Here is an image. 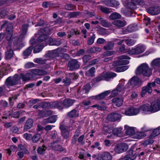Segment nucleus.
I'll return each instance as SVG.
<instances>
[{
	"label": "nucleus",
	"instance_id": "obj_1",
	"mask_svg": "<svg viewBox=\"0 0 160 160\" xmlns=\"http://www.w3.org/2000/svg\"><path fill=\"white\" fill-rule=\"evenodd\" d=\"M137 75L142 74L144 76L150 77L152 74V70L146 63H142L139 66L136 71Z\"/></svg>",
	"mask_w": 160,
	"mask_h": 160
},
{
	"label": "nucleus",
	"instance_id": "obj_2",
	"mask_svg": "<svg viewBox=\"0 0 160 160\" xmlns=\"http://www.w3.org/2000/svg\"><path fill=\"white\" fill-rule=\"evenodd\" d=\"M117 74L112 72H108L106 73H102L98 77L93 79L92 81L96 83L102 80L109 81L112 78L116 76Z\"/></svg>",
	"mask_w": 160,
	"mask_h": 160
},
{
	"label": "nucleus",
	"instance_id": "obj_3",
	"mask_svg": "<svg viewBox=\"0 0 160 160\" xmlns=\"http://www.w3.org/2000/svg\"><path fill=\"white\" fill-rule=\"evenodd\" d=\"M21 77L17 74L13 77H9L5 81V84L7 86H13L20 83Z\"/></svg>",
	"mask_w": 160,
	"mask_h": 160
},
{
	"label": "nucleus",
	"instance_id": "obj_4",
	"mask_svg": "<svg viewBox=\"0 0 160 160\" xmlns=\"http://www.w3.org/2000/svg\"><path fill=\"white\" fill-rule=\"evenodd\" d=\"M119 59L114 61L112 63V66H119L127 64L129 63V61L127 60L123 59H130V58L126 55H122L118 57Z\"/></svg>",
	"mask_w": 160,
	"mask_h": 160
},
{
	"label": "nucleus",
	"instance_id": "obj_5",
	"mask_svg": "<svg viewBox=\"0 0 160 160\" xmlns=\"http://www.w3.org/2000/svg\"><path fill=\"white\" fill-rule=\"evenodd\" d=\"M67 67L70 71L77 70L80 68V63L77 59L72 58L68 62Z\"/></svg>",
	"mask_w": 160,
	"mask_h": 160
},
{
	"label": "nucleus",
	"instance_id": "obj_6",
	"mask_svg": "<svg viewBox=\"0 0 160 160\" xmlns=\"http://www.w3.org/2000/svg\"><path fill=\"white\" fill-rule=\"evenodd\" d=\"M22 37H14L12 39L13 43V49L14 50L20 49L23 46L24 44L22 40Z\"/></svg>",
	"mask_w": 160,
	"mask_h": 160
},
{
	"label": "nucleus",
	"instance_id": "obj_7",
	"mask_svg": "<svg viewBox=\"0 0 160 160\" xmlns=\"http://www.w3.org/2000/svg\"><path fill=\"white\" fill-rule=\"evenodd\" d=\"M121 115L116 112H111L108 114L106 117V119L108 121L114 122L120 120Z\"/></svg>",
	"mask_w": 160,
	"mask_h": 160
},
{
	"label": "nucleus",
	"instance_id": "obj_8",
	"mask_svg": "<svg viewBox=\"0 0 160 160\" xmlns=\"http://www.w3.org/2000/svg\"><path fill=\"white\" fill-rule=\"evenodd\" d=\"M128 148V146L124 143H120L116 144L114 150L117 153H120L126 151Z\"/></svg>",
	"mask_w": 160,
	"mask_h": 160
},
{
	"label": "nucleus",
	"instance_id": "obj_9",
	"mask_svg": "<svg viewBox=\"0 0 160 160\" xmlns=\"http://www.w3.org/2000/svg\"><path fill=\"white\" fill-rule=\"evenodd\" d=\"M68 126L61 125L59 127V128L61 131V134L63 139H67L70 136Z\"/></svg>",
	"mask_w": 160,
	"mask_h": 160
},
{
	"label": "nucleus",
	"instance_id": "obj_10",
	"mask_svg": "<svg viewBox=\"0 0 160 160\" xmlns=\"http://www.w3.org/2000/svg\"><path fill=\"white\" fill-rule=\"evenodd\" d=\"M129 84L132 88L136 87L137 88L140 86L142 83L141 80L136 77H133L129 81Z\"/></svg>",
	"mask_w": 160,
	"mask_h": 160
},
{
	"label": "nucleus",
	"instance_id": "obj_11",
	"mask_svg": "<svg viewBox=\"0 0 160 160\" xmlns=\"http://www.w3.org/2000/svg\"><path fill=\"white\" fill-rule=\"evenodd\" d=\"M152 113L155 112L160 110V98L152 102L150 105Z\"/></svg>",
	"mask_w": 160,
	"mask_h": 160
},
{
	"label": "nucleus",
	"instance_id": "obj_12",
	"mask_svg": "<svg viewBox=\"0 0 160 160\" xmlns=\"http://www.w3.org/2000/svg\"><path fill=\"white\" fill-rule=\"evenodd\" d=\"M10 65L7 63H2L0 66V78L4 74L7 73L8 71L10 70Z\"/></svg>",
	"mask_w": 160,
	"mask_h": 160
},
{
	"label": "nucleus",
	"instance_id": "obj_13",
	"mask_svg": "<svg viewBox=\"0 0 160 160\" xmlns=\"http://www.w3.org/2000/svg\"><path fill=\"white\" fill-rule=\"evenodd\" d=\"M139 113V110L137 108L130 107L125 111V114L127 115H132L138 114Z\"/></svg>",
	"mask_w": 160,
	"mask_h": 160
},
{
	"label": "nucleus",
	"instance_id": "obj_14",
	"mask_svg": "<svg viewBox=\"0 0 160 160\" xmlns=\"http://www.w3.org/2000/svg\"><path fill=\"white\" fill-rule=\"evenodd\" d=\"M50 107L52 108H57L62 110L63 109V107L62 101H56L51 102Z\"/></svg>",
	"mask_w": 160,
	"mask_h": 160
},
{
	"label": "nucleus",
	"instance_id": "obj_15",
	"mask_svg": "<svg viewBox=\"0 0 160 160\" xmlns=\"http://www.w3.org/2000/svg\"><path fill=\"white\" fill-rule=\"evenodd\" d=\"M144 51V49L143 47L138 46L129 50L128 53L131 55L138 54L142 53Z\"/></svg>",
	"mask_w": 160,
	"mask_h": 160
},
{
	"label": "nucleus",
	"instance_id": "obj_16",
	"mask_svg": "<svg viewBox=\"0 0 160 160\" xmlns=\"http://www.w3.org/2000/svg\"><path fill=\"white\" fill-rule=\"evenodd\" d=\"M147 11L152 15H156L160 13V8L158 6L150 7L148 8Z\"/></svg>",
	"mask_w": 160,
	"mask_h": 160
},
{
	"label": "nucleus",
	"instance_id": "obj_17",
	"mask_svg": "<svg viewBox=\"0 0 160 160\" xmlns=\"http://www.w3.org/2000/svg\"><path fill=\"white\" fill-rule=\"evenodd\" d=\"M52 111L50 110L45 111L38 110V116L40 118H42L49 116L52 115Z\"/></svg>",
	"mask_w": 160,
	"mask_h": 160
},
{
	"label": "nucleus",
	"instance_id": "obj_18",
	"mask_svg": "<svg viewBox=\"0 0 160 160\" xmlns=\"http://www.w3.org/2000/svg\"><path fill=\"white\" fill-rule=\"evenodd\" d=\"M33 123L34 121L33 119L32 118H28L25 123L23 131L24 132H26L30 129L32 127Z\"/></svg>",
	"mask_w": 160,
	"mask_h": 160
},
{
	"label": "nucleus",
	"instance_id": "obj_19",
	"mask_svg": "<svg viewBox=\"0 0 160 160\" xmlns=\"http://www.w3.org/2000/svg\"><path fill=\"white\" fill-rule=\"evenodd\" d=\"M6 26V28L7 33L12 34L13 26L12 23H9L8 22L5 21L3 23L2 25V27H4Z\"/></svg>",
	"mask_w": 160,
	"mask_h": 160
},
{
	"label": "nucleus",
	"instance_id": "obj_20",
	"mask_svg": "<svg viewBox=\"0 0 160 160\" xmlns=\"http://www.w3.org/2000/svg\"><path fill=\"white\" fill-rule=\"evenodd\" d=\"M75 102L74 99L69 98L65 99L62 102L63 106L65 108H68L72 106Z\"/></svg>",
	"mask_w": 160,
	"mask_h": 160
},
{
	"label": "nucleus",
	"instance_id": "obj_21",
	"mask_svg": "<svg viewBox=\"0 0 160 160\" xmlns=\"http://www.w3.org/2000/svg\"><path fill=\"white\" fill-rule=\"evenodd\" d=\"M123 101V98L122 97L115 98L112 100V102L118 107H120L122 105Z\"/></svg>",
	"mask_w": 160,
	"mask_h": 160
},
{
	"label": "nucleus",
	"instance_id": "obj_22",
	"mask_svg": "<svg viewBox=\"0 0 160 160\" xmlns=\"http://www.w3.org/2000/svg\"><path fill=\"white\" fill-rule=\"evenodd\" d=\"M110 92V91L108 90L103 92L97 95L92 97V99L96 100H99L104 98Z\"/></svg>",
	"mask_w": 160,
	"mask_h": 160
},
{
	"label": "nucleus",
	"instance_id": "obj_23",
	"mask_svg": "<svg viewBox=\"0 0 160 160\" xmlns=\"http://www.w3.org/2000/svg\"><path fill=\"white\" fill-rule=\"evenodd\" d=\"M138 109L139 110V112L141 111L144 113H152L150 106L148 104L142 105Z\"/></svg>",
	"mask_w": 160,
	"mask_h": 160
},
{
	"label": "nucleus",
	"instance_id": "obj_24",
	"mask_svg": "<svg viewBox=\"0 0 160 160\" xmlns=\"http://www.w3.org/2000/svg\"><path fill=\"white\" fill-rule=\"evenodd\" d=\"M45 55L47 58L50 59H52L59 56V53L57 52L56 50L49 51Z\"/></svg>",
	"mask_w": 160,
	"mask_h": 160
},
{
	"label": "nucleus",
	"instance_id": "obj_25",
	"mask_svg": "<svg viewBox=\"0 0 160 160\" xmlns=\"http://www.w3.org/2000/svg\"><path fill=\"white\" fill-rule=\"evenodd\" d=\"M143 3V2L142 0H131L130 8L132 9H134L136 8L137 4L142 5Z\"/></svg>",
	"mask_w": 160,
	"mask_h": 160
},
{
	"label": "nucleus",
	"instance_id": "obj_26",
	"mask_svg": "<svg viewBox=\"0 0 160 160\" xmlns=\"http://www.w3.org/2000/svg\"><path fill=\"white\" fill-rule=\"evenodd\" d=\"M31 72L33 74L38 76L44 75L48 73L47 71L40 69H33Z\"/></svg>",
	"mask_w": 160,
	"mask_h": 160
},
{
	"label": "nucleus",
	"instance_id": "obj_27",
	"mask_svg": "<svg viewBox=\"0 0 160 160\" xmlns=\"http://www.w3.org/2000/svg\"><path fill=\"white\" fill-rule=\"evenodd\" d=\"M112 24L114 25L119 28H121L124 27L126 25L125 21H122L120 20H114L112 22Z\"/></svg>",
	"mask_w": 160,
	"mask_h": 160
},
{
	"label": "nucleus",
	"instance_id": "obj_28",
	"mask_svg": "<svg viewBox=\"0 0 160 160\" xmlns=\"http://www.w3.org/2000/svg\"><path fill=\"white\" fill-rule=\"evenodd\" d=\"M52 149L54 150L58 151L59 152L64 151L66 152V148H64L59 144L54 145L52 146Z\"/></svg>",
	"mask_w": 160,
	"mask_h": 160
},
{
	"label": "nucleus",
	"instance_id": "obj_29",
	"mask_svg": "<svg viewBox=\"0 0 160 160\" xmlns=\"http://www.w3.org/2000/svg\"><path fill=\"white\" fill-rule=\"evenodd\" d=\"M13 51L11 48H7V51L5 53V58L6 60L11 59L13 54Z\"/></svg>",
	"mask_w": 160,
	"mask_h": 160
},
{
	"label": "nucleus",
	"instance_id": "obj_30",
	"mask_svg": "<svg viewBox=\"0 0 160 160\" xmlns=\"http://www.w3.org/2000/svg\"><path fill=\"white\" fill-rule=\"evenodd\" d=\"M22 79L24 81H26L29 80L32 76V73H27L25 74L22 73L21 74Z\"/></svg>",
	"mask_w": 160,
	"mask_h": 160
},
{
	"label": "nucleus",
	"instance_id": "obj_31",
	"mask_svg": "<svg viewBox=\"0 0 160 160\" xmlns=\"http://www.w3.org/2000/svg\"><path fill=\"white\" fill-rule=\"evenodd\" d=\"M102 160H112V157L111 154L109 152H105L102 154Z\"/></svg>",
	"mask_w": 160,
	"mask_h": 160
},
{
	"label": "nucleus",
	"instance_id": "obj_32",
	"mask_svg": "<svg viewBox=\"0 0 160 160\" xmlns=\"http://www.w3.org/2000/svg\"><path fill=\"white\" fill-rule=\"evenodd\" d=\"M130 158V159L133 160L135 159L137 156V153H134L132 149H130L128 151V153L126 155Z\"/></svg>",
	"mask_w": 160,
	"mask_h": 160
},
{
	"label": "nucleus",
	"instance_id": "obj_33",
	"mask_svg": "<svg viewBox=\"0 0 160 160\" xmlns=\"http://www.w3.org/2000/svg\"><path fill=\"white\" fill-rule=\"evenodd\" d=\"M67 115L69 118H73L78 117L79 115V113H77V110L75 109L68 112Z\"/></svg>",
	"mask_w": 160,
	"mask_h": 160
},
{
	"label": "nucleus",
	"instance_id": "obj_34",
	"mask_svg": "<svg viewBox=\"0 0 160 160\" xmlns=\"http://www.w3.org/2000/svg\"><path fill=\"white\" fill-rule=\"evenodd\" d=\"M95 72V68L94 67H92L88 71L86 72L85 74L87 76L92 77L94 76V73Z\"/></svg>",
	"mask_w": 160,
	"mask_h": 160
},
{
	"label": "nucleus",
	"instance_id": "obj_35",
	"mask_svg": "<svg viewBox=\"0 0 160 160\" xmlns=\"http://www.w3.org/2000/svg\"><path fill=\"white\" fill-rule=\"evenodd\" d=\"M82 12H70L68 15V17L69 18H76L81 15Z\"/></svg>",
	"mask_w": 160,
	"mask_h": 160
},
{
	"label": "nucleus",
	"instance_id": "obj_36",
	"mask_svg": "<svg viewBox=\"0 0 160 160\" xmlns=\"http://www.w3.org/2000/svg\"><path fill=\"white\" fill-rule=\"evenodd\" d=\"M160 134V127L154 129L151 134L150 135V137L152 138H154L155 137L158 136Z\"/></svg>",
	"mask_w": 160,
	"mask_h": 160
},
{
	"label": "nucleus",
	"instance_id": "obj_37",
	"mask_svg": "<svg viewBox=\"0 0 160 160\" xmlns=\"http://www.w3.org/2000/svg\"><path fill=\"white\" fill-rule=\"evenodd\" d=\"M33 48V47L32 45L29 47L23 52V55L25 57L29 56L31 54Z\"/></svg>",
	"mask_w": 160,
	"mask_h": 160
},
{
	"label": "nucleus",
	"instance_id": "obj_38",
	"mask_svg": "<svg viewBox=\"0 0 160 160\" xmlns=\"http://www.w3.org/2000/svg\"><path fill=\"white\" fill-rule=\"evenodd\" d=\"M114 45V43L112 41L109 42L103 47V49L105 50H111L113 48Z\"/></svg>",
	"mask_w": 160,
	"mask_h": 160
},
{
	"label": "nucleus",
	"instance_id": "obj_39",
	"mask_svg": "<svg viewBox=\"0 0 160 160\" xmlns=\"http://www.w3.org/2000/svg\"><path fill=\"white\" fill-rule=\"evenodd\" d=\"M28 27V24H25L22 26V32L20 35V37H22V38H24V36L26 34L27 32Z\"/></svg>",
	"mask_w": 160,
	"mask_h": 160
},
{
	"label": "nucleus",
	"instance_id": "obj_40",
	"mask_svg": "<svg viewBox=\"0 0 160 160\" xmlns=\"http://www.w3.org/2000/svg\"><path fill=\"white\" fill-rule=\"evenodd\" d=\"M47 149L46 147L43 145L42 147H39L37 150L38 153L40 155H43Z\"/></svg>",
	"mask_w": 160,
	"mask_h": 160
},
{
	"label": "nucleus",
	"instance_id": "obj_41",
	"mask_svg": "<svg viewBox=\"0 0 160 160\" xmlns=\"http://www.w3.org/2000/svg\"><path fill=\"white\" fill-rule=\"evenodd\" d=\"M128 68V66H123L118 67L115 69V71L117 72H124Z\"/></svg>",
	"mask_w": 160,
	"mask_h": 160
},
{
	"label": "nucleus",
	"instance_id": "obj_42",
	"mask_svg": "<svg viewBox=\"0 0 160 160\" xmlns=\"http://www.w3.org/2000/svg\"><path fill=\"white\" fill-rule=\"evenodd\" d=\"M152 67L160 66V58H157L153 60L151 62Z\"/></svg>",
	"mask_w": 160,
	"mask_h": 160
},
{
	"label": "nucleus",
	"instance_id": "obj_43",
	"mask_svg": "<svg viewBox=\"0 0 160 160\" xmlns=\"http://www.w3.org/2000/svg\"><path fill=\"white\" fill-rule=\"evenodd\" d=\"M41 137V135L38 133L35 134L33 137L32 136V140L33 143H36L39 140Z\"/></svg>",
	"mask_w": 160,
	"mask_h": 160
},
{
	"label": "nucleus",
	"instance_id": "obj_44",
	"mask_svg": "<svg viewBox=\"0 0 160 160\" xmlns=\"http://www.w3.org/2000/svg\"><path fill=\"white\" fill-rule=\"evenodd\" d=\"M47 59H43L42 58H36L34 59V62L36 63L40 64H44L46 63Z\"/></svg>",
	"mask_w": 160,
	"mask_h": 160
},
{
	"label": "nucleus",
	"instance_id": "obj_45",
	"mask_svg": "<svg viewBox=\"0 0 160 160\" xmlns=\"http://www.w3.org/2000/svg\"><path fill=\"white\" fill-rule=\"evenodd\" d=\"M121 17V15L117 13H114L111 14L109 16V18L111 19H116L120 18Z\"/></svg>",
	"mask_w": 160,
	"mask_h": 160
},
{
	"label": "nucleus",
	"instance_id": "obj_46",
	"mask_svg": "<svg viewBox=\"0 0 160 160\" xmlns=\"http://www.w3.org/2000/svg\"><path fill=\"white\" fill-rule=\"evenodd\" d=\"M137 28V25H130L128 26L127 29L128 32H130L135 31Z\"/></svg>",
	"mask_w": 160,
	"mask_h": 160
},
{
	"label": "nucleus",
	"instance_id": "obj_47",
	"mask_svg": "<svg viewBox=\"0 0 160 160\" xmlns=\"http://www.w3.org/2000/svg\"><path fill=\"white\" fill-rule=\"evenodd\" d=\"M126 133L128 135H133L135 133V131L133 128L129 127L126 130Z\"/></svg>",
	"mask_w": 160,
	"mask_h": 160
},
{
	"label": "nucleus",
	"instance_id": "obj_48",
	"mask_svg": "<svg viewBox=\"0 0 160 160\" xmlns=\"http://www.w3.org/2000/svg\"><path fill=\"white\" fill-rule=\"evenodd\" d=\"M125 88L124 84L123 82L119 83L116 89L119 92L123 91Z\"/></svg>",
	"mask_w": 160,
	"mask_h": 160
},
{
	"label": "nucleus",
	"instance_id": "obj_49",
	"mask_svg": "<svg viewBox=\"0 0 160 160\" xmlns=\"http://www.w3.org/2000/svg\"><path fill=\"white\" fill-rule=\"evenodd\" d=\"M153 138H150L149 137V138L143 142V144L145 147L148 144H152L154 142V140L152 139Z\"/></svg>",
	"mask_w": 160,
	"mask_h": 160
},
{
	"label": "nucleus",
	"instance_id": "obj_50",
	"mask_svg": "<svg viewBox=\"0 0 160 160\" xmlns=\"http://www.w3.org/2000/svg\"><path fill=\"white\" fill-rule=\"evenodd\" d=\"M96 38L95 35L93 34L89 38L87 42V44L88 45H91L94 42V39Z\"/></svg>",
	"mask_w": 160,
	"mask_h": 160
},
{
	"label": "nucleus",
	"instance_id": "obj_51",
	"mask_svg": "<svg viewBox=\"0 0 160 160\" xmlns=\"http://www.w3.org/2000/svg\"><path fill=\"white\" fill-rule=\"evenodd\" d=\"M100 10L106 14H108L111 12H112V10L111 8H107L101 6L100 8Z\"/></svg>",
	"mask_w": 160,
	"mask_h": 160
},
{
	"label": "nucleus",
	"instance_id": "obj_52",
	"mask_svg": "<svg viewBox=\"0 0 160 160\" xmlns=\"http://www.w3.org/2000/svg\"><path fill=\"white\" fill-rule=\"evenodd\" d=\"M115 53V52L114 51H107L103 53L102 57L104 58V57L109 56Z\"/></svg>",
	"mask_w": 160,
	"mask_h": 160
},
{
	"label": "nucleus",
	"instance_id": "obj_53",
	"mask_svg": "<svg viewBox=\"0 0 160 160\" xmlns=\"http://www.w3.org/2000/svg\"><path fill=\"white\" fill-rule=\"evenodd\" d=\"M42 49V47L41 45H37L36 46L33 50L34 53H38L40 52Z\"/></svg>",
	"mask_w": 160,
	"mask_h": 160
},
{
	"label": "nucleus",
	"instance_id": "obj_54",
	"mask_svg": "<svg viewBox=\"0 0 160 160\" xmlns=\"http://www.w3.org/2000/svg\"><path fill=\"white\" fill-rule=\"evenodd\" d=\"M99 60L98 59H95L91 61L90 62H89L90 64L87 66H85L84 68V69H87V68L90 67L91 65L95 64L97 62H98Z\"/></svg>",
	"mask_w": 160,
	"mask_h": 160
},
{
	"label": "nucleus",
	"instance_id": "obj_55",
	"mask_svg": "<svg viewBox=\"0 0 160 160\" xmlns=\"http://www.w3.org/2000/svg\"><path fill=\"white\" fill-rule=\"evenodd\" d=\"M24 112L23 111H16L14 112L11 115V116L14 118H18L21 114H22L23 112Z\"/></svg>",
	"mask_w": 160,
	"mask_h": 160
},
{
	"label": "nucleus",
	"instance_id": "obj_56",
	"mask_svg": "<svg viewBox=\"0 0 160 160\" xmlns=\"http://www.w3.org/2000/svg\"><path fill=\"white\" fill-rule=\"evenodd\" d=\"M51 103L48 102H42L40 104V107L43 108H48L49 107H50Z\"/></svg>",
	"mask_w": 160,
	"mask_h": 160
},
{
	"label": "nucleus",
	"instance_id": "obj_57",
	"mask_svg": "<svg viewBox=\"0 0 160 160\" xmlns=\"http://www.w3.org/2000/svg\"><path fill=\"white\" fill-rule=\"evenodd\" d=\"M62 82L64 83L66 86H68L71 83L70 78L68 77H66L65 79H63L62 80Z\"/></svg>",
	"mask_w": 160,
	"mask_h": 160
},
{
	"label": "nucleus",
	"instance_id": "obj_58",
	"mask_svg": "<svg viewBox=\"0 0 160 160\" xmlns=\"http://www.w3.org/2000/svg\"><path fill=\"white\" fill-rule=\"evenodd\" d=\"M134 40L130 39H125V42L128 46L133 45L135 43Z\"/></svg>",
	"mask_w": 160,
	"mask_h": 160
},
{
	"label": "nucleus",
	"instance_id": "obj_59",
	"mask_svg": "<svg viewBox=\"0 0 160 160\" xmlns=\"http://www.w3.org/2000/svg\"><path fill=\"white\" fill-rule=\"evenodd\" d=\"M121 128H115L112 130L113 133L114 135H118L121 132Z\"/></svg>",
	"mask_w": 160,
	"mask_h": 160
},
{
	"label": "nucleus",
	"instance_id": "obj_60",
	"mask_svg": "<svg viewBox=\"0 0 160 160\" xmlns=\"http://www.w3.org/2000/svg\"><path fill=\"white\" fill-rule=\"evenodd\" d=\"M91 58V56L90 55H84L82 59L84 63H87Z\"/></svg>",
	"mask_w": 160,
	"mask_h": 160
},
{
	"label": "nucleus",
	"instance_id": "obj_61",
	"mask_svg": "<svg viewBox=\"0 0 160 160\" xmlns=\"http://www.w3.org/2000/svg\"><path fill=\"white\" fill-rule=\"evenodd\" d=\"M70 33L72 35H78L80 34V31L77 29H72L70 31Z\"/></svg>",
	"mask_w": 160,
	"mask_h": 160
},
{
	"label": "nucleus",
	"instance_id": "obj_62",
	"mask_svg": "<svg viewBox=\"0 0 160 160\" xmlns=\"http://www.w3.org/2000/svg\"><path fill=\"white\" fill-rule=\"evenodd\" d=\"M49 120L50 123H53L55 122L57 120V115H52L48 118Z\"/></svg>",
	"mask_w": 160,
	"mask_h": 160
},
{
	"label": "nucleus",
	"instance_id": "obj_63",
	"mask_svg": "<svg viewBox=\"0 0 160 160\" xmlns=\"http://www.w3.org/2000/svg\"><path fill=\"white\" fill-rule=\"evenodd\" d=\"M68 77L71 79L75 80L76 79L78 78L77 74H75L74 73H69L68 74Z\"/></svg>",
	"mask_w": 160,
	"mask_h": 160
},
{
	"label": "nucleus",
	"instance_id": "obj_64",
	"mask_svg": "<svg viewBox=\"0 0 160 160\" xmlns=\"http://www.w3.org/2000/svg\"><path fill=\"white\" fill-rule=\"evenodd\" d=\"M84 137V135H82L78 138L77 140L78 142L82 145H83L85 143L83 141Z\"/></svg>",
	"mask_w": 160,
	"mask_h": 160
}]
</instances>
